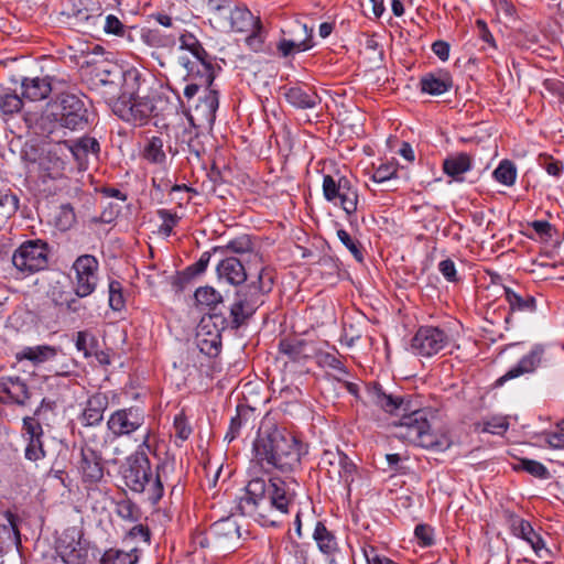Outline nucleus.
Returning a JSON list of instances; mask_svg holds the SVG:
<instances>
[{"label":"nucleus","instance_id":"f257e3e1","mask_svg":"<svg viewBox=\"0 0 564 564\" xmlns=\"http://www.w3.org/2000/svg\"><path fill=\"white\" fill-rule=\"evenodd\" d=\"M299 487L300 484L292 477H271L268 482L253 478L240 498L239 509L263 527H275L281 522L276 513L285 516L293 510Z\"/></svg>","mask_w":564,"mask_h":564},{"label":"nucleus","instance_id":"f03ea898","mask_svg":"<svg viewBox=\"0 0 564 564\" xmlns=\"http://www.w3.org/2000/svg\"><path fill=\"white\" fill-rule=\"evenodd\" d=\"M302 449V442L293 433L272 417H263L253 442L254 458L262 469L293 471L301 464Z\"/></svg>","mask_w":564,"mask_h":564},{"label":"nucleus","instance_id":"7ed1b4c3","mask_svg":"<svg viewBox=\"0 0 564 564\" xmlns=\"http://www.w3.org/2000/svg\"><path fill=\"white\" fill-rule=\"evenodd\" d=\"M274 271L269 267H261L257 280L243 285L235 292L230 305V327L238 329L245 325L261 307L274 286Z\"/></svg>","mask_w":564,"mask_h":564},{"label":"nucleus","instance_id":"20e7f679","mask_svg":"<svg viewBox=\"0 0 564 564\" xmlns=\"http://www.w3.org/2000/svg\"><path fill=\"white\" fill-rule=\"evenodd\" d=\"M430 412L426 409H412L404 412L401 419L394 423V435L410 444L426 449L445 451L449 443L444 436H440L431 430Z\"/></svg>","mask_w":564,"mask_h":564},{"label":"nucleus","instance_id":"39448f33","mask_svg":"<svg viewBox=\"0 0 564 564\" xmlns=\"http://www.w3.org/2000/svg\"><path fill=\"white\" fill-rule=\"evenodd\" d=\"M165 102L162 95L150 89L144 95L135 97L134 100L117 101L113 106V113L120 119L133 124H145L150 118L156 117L163 110Z\"/></svg>","mask_w":564,"mask_h":564},{"label":"nucleus","instance_id":"423d86ee","mask_svg":"<svg viewBox=\"0 0 564 564\" xmlns=\"http://www.w3.org/2000/svg\"><path fill=\"white\" fill-rule=\"evenodd\" d=\"M185 75L183 79L187 82L186 86L184 87V96L187 99V101H191L198 93L200 88L206 89V95L202 102L196 106V109L202 112V116L206 120H212L215 117V112L218 109V93L214 89H210V86L215 79L214 68H208L206 72L207 74H203V72L199 70L198 74H196L195 68H184Z\"/></svg>","mask_w":564,"mask_h":564},{"label":"nucleus","instance_id":"0eeeda50","mask_svg":"<svg viewBox=\"0 0 564 564\" xmlns=\"http://www.w3.org/2000/svg\"><path fill=\"white\" fill-rule=\"evenodd\" d=\"M50 248L47 242L26 240L12 254V263L22 278L42 271L48 265Z\"/></svg>","mask_w":564,"mask_h":564},{"label":"nucleus","instance_id":"6e6552de","mask_svg":"<svg viewBox=\"0 0 564 564\" xmlns=\"http://www.w3.org/2000/svg\"><path fill=\"white\" fill-rule=\"evenodd\" d=\"M57 111L53 113L61 128L83 130L88 124V110L85 102L74 94H61L55 102Z\"/></svg>","mask_w":564,"mask_h":564},{"label":"nucleus","instance_id":"1a4fd4ad","mask_svg":"<svg viewBox=\"0 0 564 564\" xmlns=\"http://www.w3.org/2000/svg\"><path fill=\"white\" fill-rule=\"evenodd\" d=\"M323 195L327 202L339 205L347 215H352L357 210V189L346 176L335 180L332 175H324Z\"/></svg>","mask_w":564,"mask_h":564},{"label":"nucleus","instance_id":"9d476101","mask_svg":"<svg viewBox=\"0 0 564 564\" xmlns=\"http://www.w3.org/2000/svg\"><path fill=\"white\" fill-rule=\"evenodd\" d=\"M451 344L449 334L438 326H421L411 339V350L414 355L430 358Z\"/></svg>","mask_w":564,"mask_h":564},{"label":"nucleus","instance_id":"9b49d317","mask_svg":"<svg viewBox=\"0 0 564 564\" xmlns=\"http://www.w3.org/2000/svg\"><path fill=\"white\" fill-rule=\"evenodd\" d=\"M75 272L73 281L74 293L78 297L91 295L98 286L99 261L93 254H82L76 258L72 265Z\"/></svg>","mask_w":564,"mask_h":564},{"label":"nucleus","instance_id":"f8f14e48","mask_svg":"<svg viewBox=\"0 0 564 564\" xmlns=\"http://www.w3.org/2000/svg\"><path fill=\"white\" fill-rule=\"evenodd\" d=\"M145 422V413L139 406H129L113 411L107 420V433L111 440L130 436Z\"/></svg>","mask_w":564,"mask_h":564},{"label":"nucleus","instance_id":"ddd939ff","mask_svg":"<svg viewBox=\"0 0 564 564\" xmlns=\"http://www.w3.org/2000/svg\"><path fill=\"white\" fill-rule=\"evenodd\" d=\"M180 50L189 53V55L183 54L178 56V64L183 68H195L196 74L199 73V69L203 74H207L206 70L208 68H214L213 58L192 33H185L180 36Z\"/></svg>","mask_w":564,"mask_h":564},{"label":"nucleus","instance_id":"4468645a","mask_svg":"<svg viewBox=\"0 0 564 564\" xmlns=\"http://www.w3.org/2000/svg\"><path fill=\"white\" fill-rule=\"evenodd\" d=\"M174 471V459L164 458L156 465L155 475L153 476L151 473V476L148 477L147 488L142 494L148 496V499L152 505H156L162 499L165 487L175 488L176 484L173 481Z\"/></svg>","mask_w":564,"mask_h":564},{"label":"nucleus","instance_id":"2eb2a0df","mask_svg":"<svg viewBox=\"0 0 564 564\" xmlns=\"http://www.w3.org/2000/svg\"><path fill=\"white\" fill-rule=\"evenodd\" d=\"M289 34L291 37L281 39L276 45L278 52L283 57L308 51L315 45L313 41V29L304 23L295 21Z\"/></svg>","mask_w":564,"mask_h":564},{"label":"nucleus","instance_id":"dca6fc26","mask_svg":"<svg viewBox=\"0 0 564 564\" xmlns=\"http://www.w3.org/2000/svg\"><path fill=\"white\" fill-rule=\"evenodd\" d=\"M79 470L85 488L88 490L87 497L90 498L94 486H98L105 477V467L101 456L90 447L82 448Z\"/></svg>","mask_w":564,"mask_h":564},{"label":"nucleus","instance_id":"f3484780","mask_svg":"<svg viewBox=\"0 0 564 564\" xmlns=\"http://www.w3.org/2000/svg\"><path fill=\"white\" fill-rule=\"evenodd\" d=\"M151 476V462L141 455L128 456L123 469L126 486L138 494L147 488V479Z\"/></svg>","mask_w":564,"mask_h":564},{"label":"nucleus","instance_id":"a211bd4d","mask_svg":"<svg viewBox=\"0 0 564 564\" xmlns=\"http://www.w3.org/2000/svg\"><path fill=\"white\" fill-rule=\"evenodd\" d=\"M545 346L535 344L530 351L525 354L517 365L511 367L503 376L497 379L496 386L501 387L508 380L519 378L524 375L533 373L543 362Z\"/></svg>","mask_w":564,"mask_h":564},{"label":"nucleus","instance_id":"6ab92c4d","mask_svg":"<svg viewBox=\"0 0 564 564\" xmlns=\"http://www.w3.org/2000/svg\"><path fill=\"white\" fill-rule=\"evenodd\" d=\"M213 252L219 253L224 257L239 254L241 257H247V261L249 263L253 262L254 264H260V268L263 267L262 256L256 251L254 242L249 235H241L229 240L226 245L216 246L213 248Z\"/></svg>","mask_w":564,"mask_h":564},{"label":"nucleus","instance_id":"aec40b11","mask_svg":"<svg viewBox=\"0 0 564 564\" xmlns=\"http://www.w3.org/2000/svg\"><path fill=\"white\" fill-rule=\"evenodd\" d=\"M31 398V392L24 380L19 377L0 378V402L24 406Z\"/></svg>","mask_w":564,"mask_h":564},{"label":"nucleus","instance_id":"412c9836","mask_svg":"<svg viewBox=\"0 0 564 564\" xmlns=\"http://www.w3.org/2000/svg\"><path fill=\"white\" fill-rule=\"evenodd\" d=\"M511 531L514 536L525 541L540 558H547L551 556V551L545 546L544 540L538 532H535L528 520L520 517L512 518Z\"/></svg>","mask_w":564,"mask_h":564},{"label":"nucleus","instance_id":"4be33fe9","mask_svg":"<svg viewBox=\"0 0 564 564\" xmlns=\"http://www.w3.org/2000/svg\"><path fill=\"white\" fill-rule=\"evenodd\" d=\"M217 10L228 12L231 30L236 32H249L256 28V24L261 23L260 18L254 17L249 9L238 6L231 7L229 0H223L217 6Z\"/></svg>","mask_w":564,"mask_h":564},{"label":"nucleus","instance_id":"5701e85b","mask_svg":"<svg viewBox=\"0 0 564 564\" xmlns=\"http://www.w3.org/2000/svg\"><path fill=\"white\" fill-rule=\"evenodd\" d=\"M313 341L293 336L279 341V351L294 362H305L315 355Z\"/></svg>","mask_w":564,"mask_h":564},{"label":"nucleus","instance_id":"b1692460","mask_svg":"<svg viewBox=\"0 0 564 564\" xmlns=\"http://www.w3.org/2000/svg\"><path fill=\"white\" fill-rule=\"evenodd\" d=\"M372 402L376 406L389 414H398L400 411L411 410V401L402 395L387 393L380 384H375L370 390Z\"/></svg>","mask_w":564,"mask_h":564},{"label":"nucleus","instance_id":"393cba45","mask_svg":"<svg viewBox=\"0 0 564 564\" xmlns=\"http://www.w3.org/2000/svg\"><path fill=\"white\" fill-rule=\"evenodd\" d=\"M474 167V159L467 152H456L447 155L443 163L442 170L452 181L462 183L465 181V174Z\"/></svg>","mask_w":564,"mask_h":564},{"label":"nucleus","instance_id":"a878e982","mask_svg":"<svg viewBox=\"0 0 564 564\" xmlns=\"http://www.w3.org/2000/svg\"><path fill=\"white\" fill-rule=\"evenodd\" d=\"M109 405L108 397L98 392L88 398L78 420L82 425L90 427L99 425L104 420L105 411Z\"/></svg>","mask_w":564,"mask_h":564},{"label":"nucleus","instance_id":"bb28decb","mask_svg":"<svg viewBox=\"0 0 564 564\" xmlns=\"http://www.w3.org/2000/svg\"><path fill=\"white\" fill-rule=\"evenodd\" d=\"M145 78L142 73L135 68L130 67L128 69H123L122 79H120V100L119 101H128L134 100L135 97L141 96V91L143 85L145 84Z\"/></svg>","mask_w":564,"mask_h":564},{"label":"nucleus","instance_id":"cd10ccee","mask_svg":"<svg viewBox=\"0 0 564 564\" xmlns=\"http://www.w3.org/2000/svg\"><path fill=\"white\" fill-rule=\"evenodd\" d=\"M217 273L231 285H240L247 280V269L237 257H225L217 265Z\"/></svg>","mask_w":564,"mask_h":564},{"label":"nucleus","instance_id":"c85d7f7f","mask_svg":"<svg viewBox=\"0 0 564 564\" xmlns=\"http://www.w3.org/2000/svg\"><path fill=\"white\" fill-rule=\"evenodd\" d=\"M313 540L318 551L325 556H335L339 552V543L336 534L324 522L317 521L313 531Z\"/></svg>","mask_w":564,"mask_h":564},{"label":"nucleus","instance_id":"c756f323","mask_svg":"<svg viewBox=\"0 0 564 564\" xmlns=\"http://www.w3.org/2000/svg\"><path fill=\"white\" fill-rule=\"evenodd\" d=\"M452 86V77L446 72L429 73L420 79L421 91L432 96H438L447 93Z\"/></svg>","mask_w":564,"mask_h":564},{"label":"nucleus","instance_id":"7c9ffc66","mask_svg":"<svg viewBox=\"0 0 564 564\" xmlns=\"http://www.w3.org/2000/svg\"><path fill=\"white\" fill-rule=\"evenodd\" d=\"M284 97L289 104L299 109H312L321 104V97L314 90H305L293 86L285 90Z\"/></svg>","mask_w":564,"mask_h":564},{"label":"nucleus","instance_id":"2f4dec72","mask_svg":"<svg viewBox=\"0 0 564 564\" xmlns=\"http://www.w3.org/2000/svg\"><path fill=\"white\" fill-rule=\"evenodd\" d=\"M52 85L48 77L24 78L22 80V97L30 101H40L48 97Z\"/></svg>","mask_w":564,"mask_h":564},{"label":"nucleus","instance_id":"473e14b6","mask_svg":"<svg viewBox=\"0 0 564 564\" xmlns=\"http://www.w3.org/2000/svg\"><path fill=\"white\" fill-rule=\"evenodd\" d=\"M505 300L511 312L533 313L536 311V300L525 292H517L511 288H503Z\"/></svg>","mask_w":564,"mask_h":564},{"label":"nucleus","instance_id":"72a5a7b5","mask_svg":"<svg viewBox=\"0 0 564 564\" xmlns=\"http://www.w3.org/2000/svg\"><path fill=\"white\" fill-rule=\"evenodd\" d=\"M59 144L64 145L78 162L84 161L89 153L98 154L100 151L99 142L93 137H83L74 142L62 141Z\"/></svg>","mask_w":564,"mask_h":564},{"label":"nucleus","instance_id":"f704fd0d","mask_svg":"<svg viewBox=\"0 0 564 564\" xmlns=\"http://www.w3.org/2000/svg\"><path fill=\"white\" fill-rule=\"evenodd\" d=\"M141 156L150 164L164 165L166 163V153L163 139L158 135L149 138L141 151Z\"/></svg>","mask_w":564,"mask_h":564},{"label":"nucleus","instance_id":"c9c22d12","mask_svg":"<svg viewBox=\"0 0 564 564\" xmlns=\"http://www.w3.org/2000/svg\"><path fill=\"white\" fill-rule=\"evenodd\" d=\"M57 349L50 345H39L33 347H23L17 352L18 360H29L34 365L45 362L54 358Z\"/></svg>","mask_w":564,"mask_h":564},{"label":"nucleus","instance_id":"e433bc0d","mask_svg":"<svg viewBox=\"0 0 564 564\" xmlns=\"http://www.w3.org/2000/svg\"><path fill=\"white\" fill-rule=\"evenodd\" d=\"M141 551L137 546L129 550L109 549L101 556L100 564H137Z\"/></svg>","mask_w":564,"mask_h":564},{"label":"nucleus","instance_id":"4c0bfd02","mask_svg":"<svg viewBox=\"0 0 564 564\" xmlns=\"http://www.w3.org/2000/svg\"><path fill=\"white\" fill-rule=\"evenodd\" d=\"M340 463L338 470H330L332 480H337L349 494L350 486L355 481L357 474V466L346 454L343 455Z\"/></svg>","mask_w":564,"mask_h":564},{"label":"nucleus","instance_id":"58836bf2","mask_svg":"<svg viewBox=\"0 0 564 564\" xmlns=\"http://www.w3.org/2000/svg\"><path fill=\"white\" fill-rule=\"evenodd\" d=\"M123 68L117 64H105L95 69V85L100 83L119 85Z\"/></svg>","mask_w":564,"mask_h":564},{"label":"nucleus","instance_id":"ea45409f","mask_svg":"<svg viewBox=\"0 0 564 564\" xmlns=\"http://www.w3.org/2000/svg\"><path fill=\"white\" fill-rule=\"evenodd\" d=\"M176 139L182 151H188L196 158L200 156L202 147L198 141V135L194 129L182 127L181 131L176 134Z\"/></svg>","mask_w":564,"mask_h":564},{"label":"nucleus","instance_id":"a19ab883","mask_svg":"<svg viewBox=\"0 0 564 564\" xmlns=\"http://www.w3.org/2000/svg\"><path fill=\"white\" fill-rule=\"evenodd\" d=\"M492 177L505 186H512L517 180V167L510 160H502L492 172Z\"/></svg>","mask_w":564,"mask_h":564},{"label":"nucleus","instance_id":"79ce46f5","mask_svg":"<svg viewBox=\"0 0 564 564\" xmlns=\"http://www.w3.org/2000/svg\"><path fill=\"white\" fill-rule=\"evenodd\" d=\"M141 40L144 44L151 47H173L175 45V37L163 34L160 30H143L141 33Z\"/></svg>","mask_w":564,"mask_h":564},{"label":"nucleus","instance_id":"37998d69","mask_svg":"<svg viewBox=\"0 0 564 564\" xmlns=\"http://www.w3.org/2000/svg\"><path fill=\"white\" fill-rule=\"evenodd\" d=\"M316 359V364L322 368H330L337 370L340 376L348 377L349 371L344 362L334 354L327 351H318L315 349L314 357Z\"/></svg>","mask_w":564,"mask_h":564},{"label":"nucleus","instance_id":"c03bdc74","mask_svg":"<svg viewBox=\"0 0 564 564\" xmlns=\"http://www.w3.org/2000/svg\"><path fill=\"white\" fill-rule=\"evenodd\" d=\"M195 300L198 305L206 306L210 310L223 301L221 294L212 286H202L195 291Z\"/></svg>","mask_w":564,"mask_h":564},{"label":"nucleus","instance_id":"a18cd8bd","mask_svg":"<svg viewBox=\"0 0 564 564\" xmlns=\"http://www.w3.org/2000/svg\"><path fill=\"white\" fill-rule=\"evenodd\" d=\"M513 469L525 471L539 479H547L550 473L547 468L540 462L529 458H522L513 466Z\"/></svg>","mask_w":564,"mask_h":564},{"label":"nucleus","instance_id":"49530a36","mask_svg":"<svg viewBox=\"0 0 564 564\" xmlns=\"http://www.w3.org/2000/svg\"><path fill=\"white\" fill-rule=\"evenodd\" d=\"M19 209V197L10 189H0V217L8 219Z\"/></svg>","mask_w":564,"mask_h":564},{"label":"nucleus","instance_id":"de8ad7c7","mask_svg":"<svg viewBox=\"0 0 564 564\" xmlns=\"http://www.w3.org/2000/svg\"><path fill=\"white\" fill-rule=\"evenodd\" d=\"M22 98L14 91L7 89L0 95V111L3 115H13L22 109Z\"/></svg>","mask_w":564,"mask_h":564},{"label":"nucleus","instance_id":"09e8293b","mask_svg":"<svg viewBox=\"0 0 564 564\" xmlns=\"http://www.w3.org/2000/svg\"><path fill=\"white\" fill-rule=\"evenodd\" d=\"M116 513L119 518L129 522H137L141 517L140 508L130 499H123L116 503Z\"/></svg>","mask_w":564,"mask_h":564},{"label":"nucleus","instance_id":"8fccbe9b","mask_svg":"<svg viewBox=\"0 0 564 564\" xmlns=\"http://www.w3.org/2000/svg\"><path fill=\"white\" fill-rule=\"evenodd\" d=\"M337 237L358 262L364 261L362 246L359 240L351 237L349 232L345 229H338Z\"/></svg>","mask_w":564,"mask_h":564},{"label":"nucleus","instance_id":"3c124183","mask_svg":"<svg viewBox=\"0 0 564 564\" xmlns=\"http://www.w3.org/2000/svg\"><path fill=\"white\" fill-rule=\"evenodd\" d=\"M43 427L34 416L23 419L22 437L25 441L43 438Z\"/></svg>","mask_w":564,"mask_h":564},{"label":"nucleus","instance_id":"603ef678","mask_svg":"<svg viewBox=\"0 0 564 564\" xmlns=\"http://www.w3.org/2000/svg\"><path fill=\"white\" fill-rule=\"evenodd\" d=\"M126 301L123 297L122 284L117 280L109 282V306L113 311H121L124 308Z\"/></svg>","mask_w":564,"mask_h":564},{"label":"nucleus","instance_id":"864d4df0","mask_svg":"<svg viewBox=\"0 0 564 564\" xmlns=\"http://www.w3.org/2000/svg\"><path fill=\"white\" fill-rule=\"evenodd\" d=\"M398 163L386 162L373 169L371 180L376 183H383L397 176Z\"/></svg>","mask_w":564,"mask_h":564},{"label":"nucleus","instance_id":"5fc2aeb1","mask_svg":"<svg viewBox=\"0 0 564 564\" xmlns=\"http://www.w3.org/2000/svg\"><path fill=\"white\" fill-rule=\"evenodd\" d=\"M345 453L340 451H325L322 455L319 466L322 469H325L328 477L332 479L330 470H338L339 465L341 464V457Z\"/></svg>","mask_w":564,"mask_h":564},{"label":"nucleus","instance_id":"6e6d98bb","mask_svg":"<svg viewBox=\"0 0 564 564\" xmlns=\"http://www.w3.org/2000/svg\"><path fill=\"white\" fill-rule=\"evenodd\" d=\"M96 337L86 330H79L76 334L75 347L78 351L83 352L84 357L91 356V349L96 345Z\"/></svg>","mask_w":564,"mask_h":564},{"label":"nucleus","instance_id":"4d7b16f0","mask_svg":"<svg viewBox=\"0 0 564 564\" xmlns=\"http://www.w3.org/2000/svg\"><path fill=\"white\" fill-rule=\"evenodd\" d=\"M96 89L99 91L100 96L105 99V101L110 106L113 111V106L117 100H120V85L115 84H104L100 83L95 85Z\"/></svg>","mask_w":564,"mask_h":564},{"label":"nucleus","instance_id":"13d9d810","mask_svg":"<svg viewBox=\"0 0 564 564\" xmlns=\"http://www.w3.org/2000/svg\"><path fill=\"white\" fill-rule=\"evenodd\" d=\"M173 427L175 437L182 443L188 440L192 434V427L184 412H180L174 416Z\"/></svg>","mask_w":564,"mask_h":564},{"label":"nucleus","instance_id":"bf43d9fd","mask_svg":"<svg viewBox=\"0 0 564 564\" xmlns=\"http://www.w3.org/2000/svg\"><path fill=\"white\" fill-rule=\"evenodd\" d=\"M24 457L30 462H37L45 457L46 453L43 438L25 441Z\"/></svg>","mask_w":564,"mask_h":564},{"label":"nucleus","instance_id":"052dcab7","mask_svg":"<svg viewBox=\"0 0 564 564\" xmlns=\"http://www.w3.org/2000/svg\"><path fill=\"white\" fill-rule=\"evenodd\" d=\"M250 32V35L246 39L247 45L254 52L261 51L265 39V31L262 22L256 24V28L251 29Z\"/></svg>","mask_w":564,"mask_h":564},{"label":"nucleus","instance_id":"680f3d73","mask_svg":"<svg viewBox=\"0 0 564 564\" xmlns=\"http://www.w3.org/2000/svg\"><path fill=\"white\" fill-rule=\"evenodd\" d=\"M158 216L163 221L162 225L160 226V232L166 237L171 236L174 226H176L178 221L177 215L169 209H159Z\"/></svg>","mask_w":564,"mask_h":564},{"label":"nucleus","instance_id":"e2e57ef3","mask_svg":"<svg viewBox=\"0 0 564 564\" xmlns=\"http://www.w3.org/2000/svg\"><path fill=\"white\" fill-rule=\"evenodd\" d=\"M414 535L421 546H431L434 543V530L427 524H417L414 529Z\"/></svg>","mask_w":564,"mask_h":564},{"label":"nucleus","instance_id":"0e129e2a","mask_svg":"<svg viewBox=\"0 0 564 564\" xmlns=\"http://www.w3.org/2000/svg\"><path fill=\"white\" fill-rule=\"evenodd\" d=\"M438 271L447 282L456 283L460 280L456 270V265L452 259L442 260L438 263Z\"/></svg>","mask_w":564,"mask_h":564},{"label":"nucleus","instance_id":"69168bd1","mask_svg":"<svg viewBox=\"0 0 564 564\" xmlns=\"http://www.w3.org/2000/svg\"><path fill=\"white\" fill-rule=\"evenodd\" d=\"M544 442L554 449H564V425L560 424V430L544 434Z\"/></svg>","mask_w":564,"mask_h":564},{"label":"nucleus","instance_id":"338daca9","mask_svg":"<svg viewBox=\"0 0 564 564\" xmlns=\"http://www.w3.org/2000/svg\"><path fill=\"white\" fill-rule=\"evenodd\" d=\"M104 30L107 34L123 36L126 33L124 24L113 14L106 17Z\"/></svg>","mask_w":564,"mask_h":564},{"label":"nucleus","instance_id":"774afa93","mask_svg":"<svg viewBox=\"0 0 564 564\" xmlns=\"http://www.w3.org/2000/svg\"><path fill=\"white\" fill-rule=\"evenodd\" d=\"M530 227L545 241L550 240L555 231L553 226L546 220H533L530 223Z\"/></svg>","mask_w":564,"mask_h":564}]
</instances>
